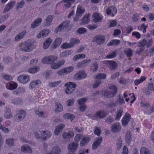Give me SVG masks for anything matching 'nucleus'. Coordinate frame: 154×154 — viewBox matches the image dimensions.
I'll return each mask as SVG.
<instances>
[{"label": "nucleus", "instance_id": "obj_30", "mask_svg": "<svg viewBox=\"0 0 154 154\" xmlns=\"http://www.w3.org/2000/svg\"><path fill=\"white\" fill-rule=\"evenodd\" d=\"M106 74L98 73L96 74L94 76V78L98 80L104 79H106Z\"/></svg>", "mask_w": 154, "mask_h": 154}, {"label": "nucleus", "instance_id": "obj_50", "mask_svg": "<svg viewBox=\"0 0 154 154\" xmlns=\"http://www.w3.org/2000/svg\"><path fill=\"white\" fill-rule=\"evenodd\" d=\"M35 113L38 115L39 116L42 117H45L44 112L40 110L39 109H37L35 111Z\"/></svg>", "mask_w": 154, "mask_h": 154}, {"label": "nucleus", "instance_id": "obj_10", "mask_svg": "<svg viewBox=\"0 0 154 154\" xmlns=\"http://www.w3.org/2000/svg\"><path fill=\"white\" fill-rule=\"evenodd\" d=\"M17 80L21 83L25 84L27 83L29 80V77L26 75H22L19 76Z\"/></svg>", "mask_w": 154, "mask_h": 154}, {"label": "nucleus", "instance_id": "obj_35", "mask_svg": "<svg viewBox=\"0 0 154 154\" xmlns=\"http://www.w3.org/2000/svg\"><path fill=\"white\" fill-rule=\"evenodd\" d=\"M11 103L14 105L20 106L22 104L23 100L19 98H15L12 100Z\"/></svg>", "mask_w": 154, "mask_h": 154}, {"label": "nucleus", "instance_id": "obj_22", "mask_svg": "<svg viewBox=\"0 0 154 154\" xmlns=\"http://www.w3.org/2000/svg\"><path fill=\"white\" fill-rule=\"evenodd\" d=\"M26 34V32L25 30H23L20 33L18 34L15 38V41L16 42L20 41L23 38Z\"/></svg>", "mask_w": 154, "mask_h": 154}, {"label": "nucleus", "instance_id": "obj_49", "mask_svg": "<svg viewBox=\"0 0 154 154\" xmlns=\"http://www.w3.org/2000/svg\"><path fill=\"white\" fill-rule=\"evenodd\" d=\"M50 32V30L48 29H43L42 31V37L44 38L48 36Z\"/></svg>", "mask_w": 154, "mask_h": 154}, {"label": "nucleus", "instance_id": "obj_64", "mask_svg": "<svg viewBox=\"0 0 154 154\" xmlns=\"http://www.w3.org/2000/svg\"><path fill=\"white\" fill-rule=\"evenodd\" d=\"M64 69L66 74L70 72H72L74 69V68L73 67H68Z\"/></svg>", "mask_w": 154, "mask_h": 154}, {"label": "nucleus", "instance_id": "obj_42", "mask_svg": "<svg viewBox=\"0 0 154 154\" xmlns=\"http://www.w3.org/2000/svg\"><path fill=\"white\" fill-rule=\"evenodd\" d=\"M140 154H151V153L148 149L143 147L140 149Z\"/></svg>", "mask_w": 154, "mask_h": 154}, {"label": "nucleus", "instance_id": "obj_43", "mask_svg": "<svg viewBox=\"0 0 154 154\" xmlns=\"http://www.w3.org/2000/svg\"><path fill=\"white\" fill-rule=\"evenodd\" d=\"M63 117L64 119H70L71 121H72L75 116L69 113L64 114Z\"/></svg>", "mask_w": 154, "mask_h": 154}, {"label": "nucleus", "instance_id": "obj_7", "mask_svg": "<svg viewBox=\"0 0 154 154\" xmlns=\"http://www.w3.org/2000/svg\"><path fill=\"white\" fill-rule=\"evenodd\" d=\"M41 82L39 79L32 81L29 84V88L32 90L34 88H38L41 85Z\"/></svg>", "mask_w": 154, "mask_h": 154}, {"label": "nucleus", "instance_id": "obj_3", "mask_svg": "<svg viewBox=\"0 0 154 154\" xmlns=\"http://www.w3.org/2000/svg\"><path fill=\"white\" fill-rule=\"evenodd\" d=\"M110 89V91H106L104 92V95L108 98L114 97L117 92V88L115 86L113 85L111 86Z\"/></svg>", "mask_w": 154, "mask_h": 154}, {"label": "nucleus", "instance_id": "obj_26", "mask_svg": "<svg viewBox=\"0 0 154 154\" xmlns=\"http://www.w3.org/2000/svg\"><path fill=\"white\" fill-rule=\"evenodd\" d=\"M47 154H61L60 149L57 146H55L53 148L52 150L48 152Z\"/></svg>", "mask_w": 154, "mask_h": 154}, {"label": "nucleus", "instance_id": "obj_59", "mask_svg": "<svg viewBox=\"0 0 154 154\" xmlns=\"http://www.w3.org/2000/svg\"><path fill=\"white\" fill-rule=\"evenodd\" d=\"M65 91L67 94H71L73 91H74L75 89H73L72 88L67 86Z\"/></svg>", "mask_w": 154, "mask_h": 154}, {"label": "nucleus", "instance_id": "obj_39", "mask_svg": "<svg viewBox=\"0 0 154 154\" xmlns=\"http://www.w3.org/2000/svg\"><path fill=\"white\" fill-rule=\"evenodd\" d=\"M124 52L128 57H131L132 55L133 51L130 48H127L125 49Z\"/></svg>", "mask_w": 154, "mask_h": 154}, {"label": "nucleus", "instance_id": "obj_58", "mask_svg": "<svg viewBox=\"0 0 154 154\" xmlns=\"http://www.w3.org/2000/svg\"><path fill=\"white\" fill-rule=\"evenodd\" d=\"M153 112H154V104L148 110L145 111L144 112L147 114L150 115Z\"/></svg>", "mask_w": 154, "mask_h": 154}, {"label": "nucleus", "instance_id": "obj_5", "mask_svg": "<svg viewBox=\"0 0 154 154\" xmlns=\"http://www.w3.org/2000/svg\"><path fill=\"white\" fill-rule=\"evenodd\" d=\"M105 38L104 36L101 35L96 36L93 38V42H95L98 45L103 44L105 42Z\"/></svg>", "mask_w": 154, "mask_h": 154}, {"label": "nucleus", "instance_id": "obj_8", "mask_svg": "<svg viewBox=\"0 0 154 154\" xmlns=\"http://www.w3.org/2000/svg\"><path fill=\"white\" fill-rule=\"evenodd\" d=\"M106 13L108 15L114 17L116 14L117 10L114 6H110L106 10Z\"/></svg>", "mask_w": 154, "mask_h": 154}, {"label": "nucleus", "instance_id": "obj_44", "mask_svg": "<svg viewBox=\"0 0 154 154\" xmlns=\"http://www.w3.org/2000/svg\"><path fill=\"white\" fill-rule=\"evenodd\" d=\"M105 120V122L106 123L109 125H110L114 122V119L112 117L109 116L106 118Z\"/></svg>", "mask_w": 154, "mask_h": 154}, {"label": "nucleus", "instance_id": "obj_14", "mask_svg": "<svg viewBox=\"0 0 154 154\" xmlns=\"http://www.w3.org/2000/svg\"><path fill=\"white\" fill-rule=\"evenodd\" d=\"M107 116V114L104 111L100 110L97 111L94 114V116L99 119H103Z\"/></svg>", "mask_w": 154, "mask_h": 154}, {"label": "nucleus", "instance_id": "obj_15", "mask_svg": "<svg viewBox=\"0 0 154 154\" xmlns=\"http://www.w3.org/2000/svg\"><path fill=\"white\" fill-rule=\"evenodd\" d=\"M91 60L89 59H88L82 60L80 62L78 63L77 66L79 68H83L88 66L89 63H90Z\"/></svg>", "mask_w": 154, "mask_h": 154}, {"label": "nucleus", "instance_id": "obj_45", "mask_svg": "<svg viewBox=\"0 0 154 154\" xmlns=\"http://www.w3.org/2000/svg\"><path fill=\"white\" fill-rule=\"evenodd\" d=\"M64 86L65 87L68 86L72 88L73 89H75L76 87H77L76 84L75 83L70 82L66 83Z\"/></svg>", "mask_w": 154, "mask_h": 154}, {"label": "nucleus", "instance_id": "obj_51", "mask_svg": "<svg viewBox=\"0 0 154 154\" xmlns=\"http://www.w3.org/2000/svg\"><path fill=\"white\" fill-rule=\"evenodd\" d=\"M12 59L10 57H5L3 59V62L6 64H8L12 62Z\"/></svg>", "mask_w": 154, "mask_h": 154}, {"label": "nucleus", "instance_id": "obj_21", "mask_svg": "<svg viewBox=\"0 0 154 154\" xmlns=\"http://www.w3.org/2000/svg\"><path fill=\"white\" fill-rule=\"evenodd\" d=\"M53 17L51 15L47 16L45 20V22L44 23V26H48L51 24Z\"/></svg>", "mask_w": 154, "mask_h": 154}, {"label": "nucleus", "instance_id": "obj_56", "mask_svg": "<svg viewBox=\"0 0 154 154\" xmlns=\"http://www.w3.org/2000/svg\"><path fill=\"white\" fill-rule=\"evenodd\" d=\"M116 51H113L112 52L110 53L109 54L107 55L106 58L108 59L112 58L115 57L116 56Z\"/></svg>", "mask_w": 154, "mask_h": 154}, {"label": "nucleus", "instance_id": "obj_6", "mask_svg": "<svg viewBox=\"0 0 154 154\" xmlns=\"http://www.w3.org/2000/svg\"><path fill=\"white\" fill-rule=\"evenodd\" d=\"M105 64L109 67L111 70H114L116 69L118 67V65L116 62L113 60H106L105 61Z\"/></svg>", "mask_w": 154, "mask_h": 154}, {"label": "nucleus", "instance_id": "obj_48", "mask_svg": "<svg viewBox=\"0 0 154 154\" xmlns=\"http://www.w3.org/2000/svg\"><path fill=\"white\" fill-rule=\"evenodd\" d=\"M73 47V45L72 43H64L61 46V47L64 49L69 48Z\"/></svg>", "mask_w": 154, "mask_h": 154}, {"label": "nucleus", "instance_id": "obj_12", "mask_svg": "<svg viewBox=\"0 0 154 154\" xmlns=\"http://www.w3.org/2000/svg\"><path fill=\"white\" fill-rule=\"evenodd\" d=\"M42 136L41 137L44 140L50 138L51 136V134L50 132L48 131H39Z\"/></svg>", "mask_w": 154, "mask_h": 154}, {"label": "nucleus", "instance_id": "obj_60", "mask_svg": "<svg viewBox=\"0 0 154 154\" xmlns=\"http://www.w3.org/2000/svg\"><path fill=\"white\" fill-rule=\"evenodd\" d=\"M0 129L5 133H8L9 132V129L4 127L2 125H0Z\"/></svg>", "mask_w": 154, "mask_h": 154}, {"label": "nucleus", "instance_id": "obj_46", "mask_svg": "<svg viewBox=\"0 0 154 154\" xmlns=\"http://www.w3.org/2000/svg\"><path fill=\"white\" fill-rule=\"evenodd\" d=\"M40 69L39 67L38 66H35L34 68H32L29 69L28 71V72L30 73H35L36 72L38 71Z\"/></svg>", "mask_w": 154, "mask_h": 154}, {"label": "nucleus", "instance_id": "obj_27", "mask_svg": "<svg viewBox=\"0 0 154 154\" xmlns=\"http://www.w3.org/2000/svg\"><path fill=\"white\" fill-rule=\"evenodd\" d=\"M65 127V125L61 124L57 125L55 130V134L56 135H58L60 132Z\"/></svg>", "mask_w": 154, "mask_h": 154}, {"label": "nucleus", "instance_id": "obj_31", "mask_svg": "<svg viewBox=\"0 0 154 154\" xmlns=\"http://www.w3.org/2000/svg\"><path fill=\"white\" fill-rule=\"evenodd\" d=\"M55 107L54 111L57 113L61 112L63 109V106L59 103H57L55 104Z\"/></svg>", "mask_w": 154, "mask_h": 154}, {"label": "nucleus", "instance_id": "obj_28", "mask_svg": "<svg viewBox=\"0 0 154 154\" xmlns=\"http://www.w3.org/2000/svg\"><path fill=\"white\" fill-rule=\"evenodd\" d=\"M120 41L119 40L114 39L111 41L107 44L108 46H116L120 44Z\"/></svg>", "mask_w": 154, "mask_h": 154}, {"label": "nucleus", "instance_id": "obj_18", "mask_svg": "<svg viewBox=\"0 0 154 154\" xmlns=\"http://www.w3.org/2000/svg\"><path fill=\"white\" fill-rule=\"evenodd\" d=\"M26 91L25 88L23 87H19L15 91H13V94L15 95L22 94Z\"/></svg>", "mask_w": 154, "mask_h": 154}, {"label": "nucleus", "instance_id": "obj_20", "mask_svg": "<svg viewBox=\"0 0 154 154\" xmlns=\"http://www.w3.org/2000/svg\"><path fill=\"white\" fill-rule=\"evenodd\" d=\"M90 139L88 136H83L81 140L80 146H84L88 144L89 142Z\"/></svg>", "mask_w": 154, "mask_h": 154}, {"label": "nucleus", "instance_id": "obj_34", "mask_svg": "<svg viewBox=\"0 0 154 154\" xmlns=\"http://www.w3.org/2000/svg\"><path fill=\"white\" fill-rule=\"evenodd\" d=\"M125 140L127 143L129 144L132 141L131 133L130 131H127L125 135Z\"/></svg>", "mask_w": 154, "mask_h": 154}, {"label": "nucleus", "instance_id": "obj_61", "mask_svg": "<svg viewBox=\"0 0 154 154\" xmlns=\"http://www.w3.org/2000/svg\"><path fill=\"white\" fill-rule=\"evenodd\" d=\"M5 117L7 119H10L12 117V115L9 112L6 111L4 114Z\"/></svg>", "mask_w": 154, "mask_h": 154}, {"label": "nucleus", "instance_id": "obj_38", "mask_svg": "<svg viewBox=\"0 0 154 154\" xmlns=\"http://www.w3.org/2000/svg\"><path fill=\"white\" fill-rule=\"evenodd\" d=\"M21 151L25 152H28L31 153L32 152V149L31 148L27 146H23L21 147Z\"/></svg>", "mask_w": 154, "mask_h": 154}, {"label": "nucleus", "instance_id": "obj_13", "mask_svg": "<svg viewBox=\"0 0 154 154\" xmlns=\"http://www.w3.org/2000/svg\"><path fill=\"white\" fill-rule=\"evenodd\" d=\"M87 75L84 71H79L77 72L74 75V77L76 79L81 80L85 78Z\"/></svg>", "mask_w": 154, "mask_h": 154}, {"label": "nucleus", "instance_id": "obj_29", "mask_svg": "<svg viewBox=\"0 0 154 154\" xmlns=\"http://www.w3.org/2000/svg\"><path fill=\"white\" fill-rule=\"evenodd\" d=\"M89 14L85 15L82 19L81 23L82 24H86L88 23L89 21Z\"/></svg>", "mask_w": 154, "mask_h": 154}, {"label": "nucleus", "instance_id": "obj_2", "mask_svg": "<svg viewBox=\"0 0 154 154\" xmlns=\"http://www.w3.org/2000/svg\"><path fill=\"white\" fill-rule=\"evenodd\" d=\"M85 11V9L81 6L79 5L78 6L76 16L73 18V20L75 22H77L79 20V18L81 17Z\"/></svg>", "mask_w": 154, "mask_h": 154}, {"label": "nucleus", "instance_id": "obj_19", "mask_svg": "<svg viewBox=\"0 0 154 154\" xmlns=\"http://www.w3.org/2000/svg\"><path fill=\"white\" fill-rule=\"evenodd\" d=\"M130 114L126 113V115L122 120V123L123 126H126L127 125L128 123L130 120Z\"/></svg>", "mask_w": 154, "mask_h": 154}, {"label": "nucleus", "instance_id": "obj_37", "mask_svg": "<svg viewBox=\"0 0 154 154\" xmlns=\"http://www.w3.org/2000/svg\"><path fill=\"white\" fill-rule=\"evenodd\" d=\"M75 1V0H64L61 1V2H65V6L68 8H69L71 5L72 4L74 3Z\"/></svg>", "mask_w": 154, "mask_h": 154}, {"label": "nucleus", "instance_id": "obj_47", "mask_svg": "<svg viewBox=\"0 0 154 154\" xmlns=\"http://www.w3.org/2000/svg\"><path fill=\"white\" fill-rule=\"evenodd\" d=\"M123 112V110L122 108H120L117 110L116 116V120H118L120 118Z\"/></svg>", "mask_w": 154, "mask_h": 154}, {"label": "nucleus", "instance_id": "obj_41", "mask_svg": "<svg viewBox=\"0 0 154 154\" xmlns=\"http://www.w3.org/2000/svg\"><path fill=\"white\" fill-rule=\"evenodd\" d=\"M52 40L50 38H48L44 43V48L45 49H47L52 42Z\"/></svg>", "mask_w": 154, "mask_h": 154}, {"label": "nucleus", "instance_id": "obj_9", "mask_svg": "<svg viewBox=\"0 0 154 154\" xmlns=\"http://www.w3.org/2000/svg\"><path fill=\"white\" fill-rule=\"evenodd\" d=\"M121 129V125L118 123H115L111 126V131L112 133H117L119 132Z\"/></svg>", "mask_w": 154, "mask_h": 154}, {"label": "nucleus", "instance_id": "obj_54", "mask_svg": "<svg viewBox=\"0 0 154 154\" xmlns=\"http://www.w3.org/2000/svg\"><path fill=\"white\" fill-rule=\"evenodd\" d=\"M25 4V2L23 0L21 1L20 2L17 3L16 8L17 10L19 8H22L23 7V5Z\"/></svg>", "mask_w": 154, "mask_h": 154}, {"label": "nucleus", "instance_id": "obj_23", "mask_svg": "<svg viewBox=\"0 0 154 154\" xmlns=\"http://www.w3.org/2000/svg\"><path fill=\"white\" fill-rule=\"evenodd\" d=\"M15 3L16 2L14 1H12L8 3L5 8L3 12L5 13L11 9L14 6Z\"/></svg>", "mask_w": 154, "mask_h": 154}, {"label": "nucleus", "instance_id": "obj_25", "mask_svg": "<svg viewBox=\"0 0 154 154\" xmlns=\"http://www.w3.org/2000/svg\"><path fill=\"white\" fill-rule=\"evenodd\" d=\"M74 136V133L72 131H69L67 132H65L62 134L63 137L64 139L71 138Z\"/></svg>", "mask_w": 154, "mask_h": 154}, {"label": "nucleus", "instance_id": "obj_11", "mask_svg": "<svg viewBox=\"0 0 154 154\" xmlns=\"http://www.w3.org/2000/svg\"><path fill=\"white\" fill-rule=\"evenodd\" d=\"M79 146V144L77 142H73L68 146V149L69 151L71 152H74L77 149Z\"/></svg>", "mask_w": 154, "mask_h": 154}, {"label": "nucleus", "instance_id": "obj_36", "mask_svg": "<svg viewBox=\"0 0 154 154\" xmlns=\"http://www.w3.org/2000/svg\"><path fill=\"white\" fill-rule=\"evenodd\" d=\"M18 85L15 82H11L8 84L7 87L10 90H14L16 89Z\"/></svg>", "mask_w": 154, "mask_h": 154}, {"label": "nucleus", "instance_id": "obj_33", "mask_svg": "<svg viewBox=\"0 0 154 154\" xmlns=\"http://www.w3.org/2000/svg\"><path fill=\"white\" fill-rule=\"evenodd\" d=\"M62 41L61 39L59 38H57L54 41L52 45L53 46L54 49H55L59 46L61 44Z\"/></svg>", "mask_w": 154, "mask_h": 154}, {"label": "nucleus", "instance_id": "obj_32", "mask_svg": "<svg viewBox=\"0 0 154 154\" xmlns=\"http://www.w3.org/2000/svg\"><path fill=\"white\" fill-rule=\"evenodd\" d=\"M26 115V112L23 110H21L20 113L18 114L16 116L18 119V121H20L23 120Z\"/></svg>", "mask_w": 154, "mask_h": 154}, {"label": "nucleus", "instance_id": "obj_62", "mask_svg": "<svg viewBox=\"0 0 154 154\" xmlns=\"http://www.w3.org/2000/svg\"><path fill=\"white\" fill-rule=\"evenodd\" d=\"M101 82L100 80L97 79L93 85V88H97L101 84Z\"/></svg>", "mask_w": 154, "mask_h": 154}, {"label": "nucleus", "instance_id": "obj_53", "mask_svg": "<svg viewBox=\"0 0 154 154\" xmlns=\"http://www.w3.org/2000/svg\"><path fill=\"white\" fill-rule=\"evenodd\" d=\"M62 81L60 80L57 82H51L49 83V86L54 88L58 85Z\"/></svg>", "mask_w": 154, "mask_h": 154}, {"label": "nucleus", "instance_id": "obj_24", "mask_svg": "<svg viewBox=\"0 0 154 154\" xmlns=\"http://www.w3.org/2000/svg\"><path fill=\"white\" fill-rule=\"evenodd\" d=\"M93 17L94 18L93 19V21L96 23L100 22L103 18L101 15H100L97 13H94L93 15Z\"/></svg>", "mask_w": 154, "mask_h": 154}, {"label": "nucleus", "instance_id": "obj_4", "mask_svg": "<svg viewBox=\"0 0 154 154\" xmlns=\"http://www.w3.org/2000/svg\"><path fill=\"white\" fill-rule=\"evenodd\" d=\"M57 59V57L54 56H46L42 58V62L43 63L48 64H51L52 62L56 60Z\"/></svg>", "mask_w": 154, "mask_h": 154}, {"label": "nucleus", "instance_id": "obj_1", "mask_svg": "<svg viewBox=\"0 0 154 154\" xmlns=\"http://www.w3.org/2000/svg\"><path fill=\"white\" fill-rule=\"evenodd\" d=\"M21 51H30L33 48V44L30 41L24 42L19 45Z\"/></svg>", "mask_w": 154, "mask_h": 154}, {"label": "nucleus", "instance_id": "obj_40", "mask_svg": "<svg viewBox=\"0 0 154 154\" xmlns=\"http://www.w3.org/2000/svg\"><path fill=\"white\" fill-rule=\"evenodd\" d=\"M146 79V78L145 76H142L141 77L140 79H136L134 81V83L136 85H138L139 84L143 82Z\"/></svg>", "mask_w": 154, "mask_h": 154}, {"label": "nucleus", "instance_id": "obj_63", "mask_svg": "<svg viewBox=\"0 0 154 154\" xmlns=\"http://www.w3.org/2000/svg\"><path fill=\"white\" fill-rule=\"evenodd\" d=\"M143 92L147 95H149L151 93L148 87L146 88H144L143 89Z\"/></svg>", "mask_w": 154, "mask_h": 154}, {"label": "nucleus", "instance_id": "obj_17", "mask_svg": "<svg viewBox=\"0 0 154 154\" xmlns=\"http://www.w3.org/2000/svg\"><path fill=\"white\" fill-rule=\"evenodd\" d=\"M42 19L41 18L38 17L33 22L31 25L32 28H35L38 26L41 23Z\"/></svg>", "mask_w": 154, "mask_h": 154}, {"label": "nucleus", "instance_id": "obj_16", "mask_svg": "<svg viewBox=\"0 0 154 154\" xmlns=\"http://www.w3.org/2000/svg\"><path fill=\"white\" fill-rule=\"evenodd\" d=\"M102 141V137H98L93 143L92 149H96L99 146Z\"/></svg>", "mask_w": 154, "mask_h": 154}, {"label": "nucleus", "instance_id": "obj_57", "mask_svg": "<svg viewBox=\"0 0 154 154\" xmlns=\"http://www.w3.org/2000/svg\"><path fill=\"white\" fill-rule=\"evenodd\" d=\"M146 40L145 39H144L142 41L137 43V46L139 47L141 46L143 47L145 45H146Z\"/></svg>", "mask_w": 154, "mask_h": 154}, {"label": "nucleus", "instance_id": "obj_55", "mask_svg": "<svg viewBox=\"0 0 154 154\" xmlns=\"http://www.w3.org/2000/svg\"><path fill=\"white\" fill-rule=\"evenodd\" d=\"M117 145L118 150L120 149L122 145V141L121 138H118L117 142Z\"/></svg>", "mask_w": 154, "mask_h": 154}, {"label": "nucleus", "instance_id": "obj_52", "mask_svg": "<svg viewBox=\"0 0 154 154\" xmlns=\"http://www.w3.org/2000/svg\"><path fill=\"white\" fill-rule=\"evenodd\" d=\"M6 143L10 146H14V141L13 139L10 138L7 139L6 140Z\"/></svg>", "mask_w": 154, "mask_h": 154}]
</instances>
